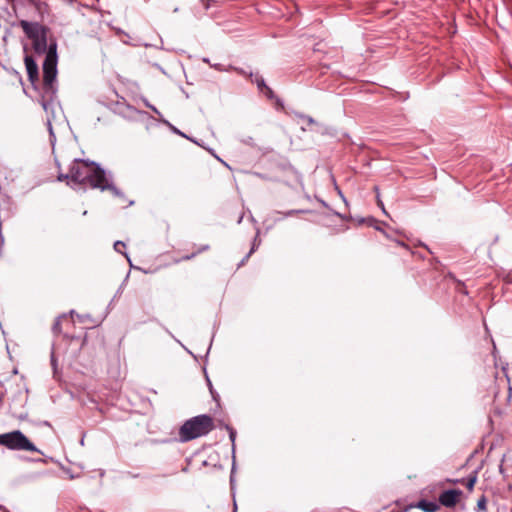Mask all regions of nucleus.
<instances>
[{"mask_svg":"<svg viewBox=\"0 0 512 512\" xmlns=\"http://www.w3.org/2000/svg\"><path fill=\"white\" fill-rule=\"evenodd\" d=\"M104 176L105 169L99 163L89 159L76 158L70 165L71 182L78 191L85 192L87 183L93 189V185Z\"/></svg>","mask_w":512,"mask_h":512,"instance_id":"nucleus-1","label":"nucleus"},{"mask_svg":"<svg viewBox=\"0 0 512 512\" xmlns=\"http://www.w3.org/2000/svg\"><path fill=\"white\" fill-rule=\"evenodd\" d=\"M215 428L214 420L209 414H200L187 419L179 427L178 439L180 443H186L194 439L206 436Z\"/></svg>","mask_w":512,"mask_h":512,"instance_id":"nucleus-2","label":"nucleus"},{"mask_svg":"<svg viewBox=\"0 0 512 512\" xmlns=\"http://www.w3.org/2000/svg\"><path fill=\"white\" fill-rule=\"evenodd\" d=\"M45 59L42 64L43 72V90L46 94L51 96L56 94L55 82L57 78V64H58V53H57V42L55 39L48 41L47 51L44 53Z\"/></svg>","mask_w":512,"mask_h":512,"instance_id":"nucleus-3","label":"nucleus"},{"mask_svg":"<svg viewBox=\"0 0 512 512\" xmlns=\"http://www.w3.org/2000/svg\"><path fill=\"white\" fill-rule=\"evenodd\" d=\"M20 26L25 35L32 41V48L37 55L47 51L49 28L39 22L21 20Z\"/></svg>","mask_w":512,"mask_h":512,"instance_id":"nucleus-4","label":"nucleus"},{"mask_svg":"<svg viewBox=\"0 0 512 512\" xmlns=\"http://www.w3.org/2000/svg\"><path fill=\"white\" fill-rule=\"evenodd\" d=\"M0 445L9 450L30 451L43 454V452L20 430L0 434Z\"/></svg>","mask_w":512,"mask_h":512,"instance_id":"nucleus-5","label":"nucleus"},{"mask_svg":"<svg viewBox=\"0 0 512 512\" xmlns=\"http://www.w3.org/2000/svg\"><path fill=\"white\" fill-rule=\"evenodd\" d=\"M113 179V173L111 171L105 170L104 178H101L99 182H96L93 185V189H99L101 191L108 190L113 194V196L125 200L124 192L114 185Z\"/></svg>","mask_w":512,"mask_h":512,"instance_id":"nucleus-6","label":"nucleus"},{"mask_svg":"<svg viewBox=\"0 0 512 512\" xmlns=\"http://www.w3.org/2000/svg\"><path fill=\"white\" fill-rule=\"evenodd\" d=\"M463 492L460 489H447L440 493L439 504L446 508H453L459 502Z\"/></svg>","mask_w":512,"mask_h":512,"instance_id":"nucleus-7","label":"nucleus"},{"mask_svg":"<svg viewBox=\"0 0 512 512\" xmlns=\"http://www.w3.org/2000/svg\"><path fill=\"white\" fill-rule=\"evenodd\" d=\"M25 68L28 76V80L32 86L36 88L39 79V68L36 60L31 55H25L24 57Z\"/></svg>","mask_w":512,"mask_h":512,"instance_id":"nucleus-8","label":"nucleus"},{"mask_svg":"<svg viewBox=\"0 0 512 512\" xmlns=\"http://www.w3.org/2000/svg\"><path fill=\"white\" fill-rule=\"evenodd\" d=\"M416 507L422 510L423 512H436L439 510L440 504L439 502L437 503L436 501L420 499L417 502Z\"/></svg>","mask_w":512,"mask_h":512,"instance_id":"nucleus-9","label":"nucleus"},{"mask_svg":"<svg viewBox=\"0 0 512 512\" xmlns=\"http://www.w3.org/2000/svg\"><path fill=\"white\" fill-rule=\"evenodd\" d=\"M478 471L475 470L473 471V473H471L466 479H456V480H452V479H447L448 482H452V483H465V486L466 488L469 490V491H472L474 489V486L477 482V478H478Z\"/></svg>","mask_w":512,"mask_h":512,"instance_id":"nucleus-10","label":"nucleus"},{"mask_svg":"<svg viewBox=\"0 0 512 512\" xmlns=\"http://www.w3.org/2000/svg\"><path fill=\"white\" fill-rule=\"evenodd\" d=\"M315 132L321 134V135H328L331 137L336 136V129L332 126H328L325 124L318 123L316 125V128L314 129Z\"/></svg>","mask_w":512,"mask_h":512,"instance_id":"nucleus-11","label":"nucleus"},{"mask_svg":"<svg viewBox=\"0 0 512 512\" xmlns=\"http://www.w3.org/2000/svg\"><path fill=\"white\" fill-rule=\"evenodd\" d=\"M260 93L264 94L266 96V98L269 99V100H275V103H276L277 106H279V107H283L284 106L283 101L279 97H277L275 95L274 91L269 86H267Z\"/></svg>","mask_w":512,"mask_h":512,"instance_id":"nucleus-12","label":"nucleus"},{"mask_svg":"<svg viewBox=\"0 0 512 512\" xmlns=\"http://www.w3.org/2000/svg\"><path fill=\"white\" fill-rule=\"evenodd\" d=\"M27 399H28L27 392L23 393L22 391L19 390L12 400L10 409L11 410L14 409V405L16 404V402H19L20 406L23 408L25 406V404L27 403Z\"/></svg>","mask_w":512,"mask_h":512,"instance_id":"nucleus-13","label":"nucleus"},{"mask_svg":"<svg viewBox=\"0 0 512 512\" xmlns=\"http://www.w3.org/2000/svg\"><path fill=\"white\" fill-rule=\"evenodd\" d=\"M32 6L36 9L39 15L43 18L44 14L48 12L49 5L45 1L35 0Z\"/></svg>","mask_w":512,"mask_h":512,"instance_id":"nucleus-14","label":"nucleus"},{"mask_svg":"<svg viewBox=\"0 0 512 512\" xmlns=\"http://www.w3.org/2000/svg\"><path fill=\"white\" fill-rule=\"evenodd\" d=\"M152 321H155V322H157L158 324H160V325H161V327L164 329V331H165L169 336H171V337H172V338H173V339H174L178 344H180V345H181V347H183V349H184L188 354H190V355H191L193 358H195V359L197 358V357H196V355H195L192 351H190V350H189V349H188V348H187V347H186V346H185V345H184V344H183L179 339H177V338L172 334V332H171L167 327H165L164 325H162V324H161L157 319H153Z\"/></svg>","mask_w":512,"mask_h":512,"instance_id":"nucleus-15","label":"nucleus"},{"mask_svg":"<svg viewBox=\"0 0 512 512\" xmlns=\"http://www.w3.org/2000/svg\"><path fill=\"white\" fill-rule=\"evenodd\" d=\"M224 425V429L228 432L229 434V439L231 441V444H232V453L234 454L235 453V441H236V437H237V432L236 430L229 424H223Z\"/></svg>","mask_w":512,"mask_h":512,"instance_id":"nucleus-16","label":"nucleus"},{"mask_svg":"<svg viewBox=\"0 0 512 512\" xmlns=\"http://www.w3.org/2000/svg\"><path fill=\"white\" fill-rule=\"evenodd\" d=\"M159 121L161 123H163L164 125L168 126L169 129L176 135H179L183 138H188V135H186L184 132H182L181 130H179L177 127H175L174 125H172L168 120L164 119V118H161L159 119Z\"/></svg>","mask_w":512,"mask_h":512,"instance_id":"nucleus-17","label":"nucleus"},{"mask_svg":"<svg viewBox=\"0 0 512 512\" xmlns=\"http://www.w3.org/2000/svg\"><path fill=\"white\" fill-rule=\"evenodd\" d=\"M251 80L256 84L259 92L263 91L268 86L265 82V79L258 73H256Z\"/></svg>","mask_w":512,"mask_h":512,"instance_id":"nucleus-18","label":"nucleus"},{"mask_svg":"<svg viewBox=\"0 0 512 512\" xmlns=\"http://www.w3.org/2000/svg\"><path fill=\"white\" fill-rule=\"evenodd\" d=\"M308 212H309V210H304V209H291V210H288L286 212L275 211L276 214L282 215V218H284V217H291V216H294V215L308 213Z\"/></svg>","mask_w":512,"mask_h":512,"instance_id":"nucleus-19","label":"nucleus"},{"mask_svg":"<svg viewBox=\"0 0 512 512\" xmlns=\"http://www.w3.org/2000/svg\"><path fill=\"white\" fill-rule=\"evenodd\" d=\"M259 235H260V229L256 228V234L252 240L251 248L249 250L250 254H253L259 248V246L261 244V239H260Z\"/></svg>","mask_w":512,"mask_h":512,"instance_id":"nucleus-20","label":"nucleus"},{"mask_svg":"<svg viewBox=\"0 0 512 512\" xmlns=\"http://www.w3.org/2000/svg\"><path fill=\"white\" fill-rule=\"evenodd\" d=\"M57 180L62 182V181H66V184L71 187L72 189L76 190V187L74 186L73 182H71V177H70V171L68 173H59L57 175Z\"/></svg>","mask_w":512,"mask_h":512,"instance_id":"nucleus-21","label":"nucleus"},{"mask_svg":"<svg viewBox=\"0 0 512 512\" xmlns=\"http://www.w3.org/2000/svg\"><path fill=\"white\" fill-rule=\"evenodd\" d=\"M204 372H206V368H204ZM205 374H207V373H205ZM206 381H207V385H208V387H209V391H210V393H211V396H212L213 400H214V401H216V402H219V400H220V396H219V394L214 390L213 385H212V382H211V380L209 379L208 375H206Z\"/></svg>","mask_w":512,"mask_h":512,"instance_id":"nucleus-22","label":"nucleus"},{"mask_svg":"<svg viewBox=\"0 0 512 512\" xmlns=\"http://www.w3.org/2000/svg\"><path fill=\"white\" fill-rule=\"evenodd\" d=\"M50 363H51V367L53 370V376H54V378H56L58 375V362H57V358L55 356L54 350L51 351Z\"/></svg>","mask_w":512,"mask_h":512,"instance_id":"nucleus-23","label":"nucleus"},{"mask_svg":"<svg viewBox=\"0 0 512 512\" xmlns=\"http://www.w3.org/2000/svg\"><path fill=\"white\" fill-rule=\"evenodd\" d=\"M229 69L236 71L238 74H240L242 76L249 77L250 79H252L255 75L253 72H251V71L248 72L245 69L240 68V67H233L230 65Z\"/></svg>","mask_w":512,"mask_h":512,"instance_id":"nucleus-24","label":"nucleus"},{"mask_svg":"<svg viewBox=\"0 0 512 512\" xmlns=\"http://www.w3.org/2000/svg\"><path fill=\"white\" fill-rule=\"evenodd\" d=\"M295 115L298 118L305 120L308 123V125H314L315 127H316V125H318V122L313 117H311L309 115H306L303 113H296Z\"/></svg>","mask_w":512,"mask_h":512,"instance_id":"nucleus-25","label":"nucleus"},{"mask_svg":"<svg viewBox=\"0 0 512 512\" xmlns=\"http://www.w3.org/2000/svg\"><path fill=\"white\" fill-rule=\"evenodd\" d=\"M486 506H487V498L485 495H482L477 501L476 510L477 511H485Z\"/></svg>","mask_w":512,"mask_h":512,"instance_id":"nucleus-26","label":"nucleus"},{"mask_svg":"<svg viewBox=\"0 0 512 512\" xmlns=\"http://www.w3.org/2000/svg\"><path fill=\"white\" fill-rule=\"evenodd\" d=\"M62 317H63V316H58V317L55 319V322H54V324H53V326H52V332H53L54 334H60V333H61V322H60V320H61V318H62Z\"/></svg>","mask_w":512,"mask_h":512,"instance_id":"nucleus-27","label":"nucleus"},{"mask_svg":"<svg viewBox=\"0 0 512 512\" xmlns=\"http://www.w3.org/2000/svg\"><path fill=\"white\" fill-rule=\"evenodd\" d=\"M374 191L376 192L377 194V205L381 208L382 212L386 215V216H389V214L387 213L385 207H384V203L383 201L380 199V196H379V189L377 186L374 187Z\"/></svg>","mask_w":512,"mask_h":512,"instance_id":"nucleus-28","label":"nucleus"},{"mask_svg":"<svg viewBox=\"0 0 512 512\" xmlns=\"http://www.w3.org/2000/svg\"><path fill=\"white\" fill-rule=\"evenodd\" d=\"M143 102L145 106L151 109L154 113H156L160 117V119L163 118L160 111L154 105H152L147 99H143Z\"/></svg>","mask_w":512,"mask_h":512,"instance_id":"nucleus-29","label":"nucleus"},{"mask_svg":"<svg viewBox=\"0 0 512 512\" xmlns=\"http://www.w3.org/2000/svg\"><path fill=\"white\" fill-rule=\"evenodd\" d=\"M210 67H212L215 70L220 71V72L230 70L229 67L226 68L224 65H222L220 63L210 64Z\"/></svg>","mask_w":512,"mask_h":512,"instance_id":"nucleus-30","label":"nucleus"},{"mask_svg":"<svg viewBox=\"0 0 512 512\" xmlns=\"http://www.w3.org/2000/svg\"><path fill=\"white\" fill-rule=\"evenodd\" d=\"M377 223H378V221L374 217H372V216L365 217L366 225L374 227L375 224H377Z\"/></svg>","mask_w":512,"mask_h":512,"instance_id":"nucleus-31","label":"nucleus"},{"mask_svg":"<svg viewBox=\"0 0 512 512\" xmlns=\"http://www.w3.org/2000/svg\"><path fill=\"white\" fill-rule=\"evenodd\" d=\"M125 246H126L125 243L120 240L116 241L113 245L114 250L119 253H122V251L120 250V247L125 248Z\"/></svg>","mask_w":512,"mask_h":512,"instance_id":"nucleus-32","label":"nucleus"},{"mask_svg":"<svg viewBox=\"0 0 512 512\" xmlns=\"http://www.w3.org/2000/svg\"><path fill=\"white\" fill-rule=\"evenodd\" d=\"M47 125H48V130H49V135H50V141H51V143H53L55 141V134L53 132L52 124L49 119L47 121Z\"/></svg>","mask_w":512,"mask_h":512,"instance_id":"nucleus-33","label":"nucleus"},{"mask_svg":"<svg viewBox=\"0 0 512 512\" xmlns=\"http://www.w3.org/2000/svg\"><path fill=\"white\" fill-rule=\"evenodd\" d=\"M241 142L246 144V145H249V146H254L255 145L254 139L251 136H246V137L242 138Z\"/></svg>","mask_w":512,"mask_h":512,"instance_id":"nucleus-34","label":"nucleus"},{"mask_svg":"<svg viewBox=\"0 0 512 512\" xmlns=\"http://www.w3.org/2000/svg\"><path fill=\"white\" fill-rule=\"evenodd\" d=\"M234 470H235V461H233L232 469H231V475H230L231 490L234 489V483H235Z\"/></svg>","mask_w":512,"mask_h":512,"instance_id":"nucleus-35","label":"nucleus"},{"mask_svg":"<svg viewBox=\"0 0 512 512\" xmlns=\"http://www.w3.org/2000/svg\"><path fill=\"white\" fill-rule=\"evenodd\" d=\"M77 317L79 319L80 322L84 323L86 322L87 320H90L91 319V316L89 314H77Z\"/></svg>","mask_w":512,"mask_h":512,"instance_id":"nucleus-36","label":"nucleus"},{"mask_svg":"<svg viewBox=\"0 0 512 512\" xmlns=\"http://www.w3.org/2000/svg\"><path fill=\"white\" fill-rule=\"evenodd\" d=\"M14 416L20 420H24L28 417V413L26 411H21L20 413H14Z\"/></svg>","mask_w":512,"mask_h":512,"instance_id":"nucleus-37","label":"nucleus"},{"mask_svg":"<svg viewBox=\"0 0 512 512\" xmlns=\"http://www.w3.org/2000/svg\"><path fill=\"white\" fill-rule=\"evenodd\" d=\"M197 254H198V252H193V253H191V254L184 255V256H182L181 260H182V261H188V260H191V259H193Z\"/></svg>","mask_w":512,"mask_h":512,"instance_id":"nucleus-38","label":"nucleus"},{"mask_svg":"<svg viewBox=\"0 0 512 512\" xmlns=\"http://www.w3.org/2000/svg\"><path fill=\"white\" fill-rule=\"evenodd\" d=\"M252 254H250V252H248L243 258L242 260L239 262L238 264V268L243 266L247 261L248 259L251 257Z\"/></svg>","mask_w":512,"mask_h":512,"instance_id":"nucleus-39","label":"nucleus"},{"mask_svg":"<svg viewBox=\"0 0 512 512\" xmlns=\"http://www.w3.org/2000/svg\"><path fill=\"white\" fill-rule=\"evenodd\" d=\"M126 107H127V109H128V110H130L131 112L146 114V112H144V111H139V110H137L136 108H134V107H133V106H131V105H127Z\"/></svg>","mask_w":512,"mask_h":512,"instance_id":"nucleus-40","label":"nucleus"},{"mask_svg":"<svg viewBox=\"0 0 512 512\" xmlns=\"http://www.w3.org/2000/svg\"><path fill=\"white\" fill-rule=\"evenodd\" d=\"M199 1L202 3V5L204 6V8L206 10H208L210 8V3L208 0H199Z\"/></svg>","mask_w":512,"mask_h":512,"instance_id":"nucleus-41","label":"nucleus"},{"mask_svg":"<svg viewBox=\"0 0 512 512\" xmlns=\"http://www.w3.org/2000/svg\"><path fill=\"white\" fill-rule=\"evenodd\" d=\"M209 249V245H202L196 252L201 253Z\"/></svg>","mask_w":512,"mask_h":512,"instance_id":"nucleus-42","label":"nucleus"},{"mask_svg":"<svg viewBox=\"0 0 512 512\" xmlns=\"http://www.w3.org/2000/svg\"><path fill=\"white\" fill-rule=\"evenodd\" d=\"M374 228L377 230V231H380L382 232L386 237H389L388 234L377 224H375Z\"/></svg>","mask_w":512,"mask_h":512,"instance_id":"nucleus-43","label":"nucleus"},{"mask_svg":"<svg viewBox=\"0 0 512 512\" xmlns=\"http://www.w3.org/2000/svg\"><path fill=\"white\" fill-rule=\"evenodd\" d=\"M41 104H42L43 109H44L45 111H48V107L50 106V103H49V102H47V101H45V100H43V101L41 102Z\"/></svg>","mask_w":512,"mask_h":512,"instance_id":"nucleus-44","label":"nucleus"},{"mask_svg":"<svg viewBox=\"0 0 512 512\" xmlns=\"http://www.w3.org/2000/svg\"><path fill=\"white\" fill-rule=\"evenodd\" d=\"M355 220L357 221V223L359 225L365 224V217H358V218H355Z\"/></svg>","mask_w":512,"mask_h":512,"instance_id":"nucleus-45","label":"nucleus"},{"mask_svg":"<svg viewBox=\"0 0 512 512\" xmlns=\"http://www.w3.org/2000/svg\"><path fill=\"white\" fill-rule=\"evenodd\" d=\"M226 424L223 420H217V427L220 429H224V425Z\"/></svg>","mask_w":512,"mask_h":512,"instance_id":"nucleus-46","label":"nucleus"},{"mask_svg":"<svg viewBox=\"0 0 512 512\" xmlns=\"http://www.w3.org/2000/svg\"><path fill=\"white\" fill-rule=\"evenodd\" d=\"M212 338H214V335L212 336ZM212 342H213V339H211L210 345H209V347H208V349H207V352H206V354H205V359H206V360H207V358H208V355H209V352H210V349H211V346H212Z\"/></svg>","mask_w":512,"mask_h":512,"instance_id":"nucleus-47","label":"nucleus"},{"mask_svg":"<svg viewBox=\"0 0 512 512\" xmlns=\"http://www.w3.org/2000/svg\"><path fill=\"white\" fill-rule=\"evenodd\" d=\"M216 159H218L219 161L223 162L214 152V150L212 148H208L207 149Z\"/></svg>","mask_w":512,"mask_h":512,"instance_id":"nucleus-48","label":"nucleus"},{"mask_svg":"<svg viewBox=\"0 0 512 512\" xmlns=\"http://www.w3.org/2000/svg\"><path fill=\"white\" fill-rule=\"evenodd\" d=\"M33 461L36 463H46L47 462V460L42 459V458H37V459H34Z\"/></svg>","mask_w":512,"mask_h":512,"instance_id":"nucleus-49","label":"nucleus"},{"mask_svg":"<svg viewBox=\"0 0 512 512\" xmlns=\"http://www.w3.org/2000/svg\"><path fill=\"white\" fill-rule=\"evenodd\" d=\"M319 202L321 203L322 206L326 207V208H329V205L327 204L326 201L324 200H319Z\"/></svg>","mask_w":512,"mask_h":512,"instance_id":"nucleus-50","label":"nucleus"},{"mask_svg":"<svg viewBox=\"0 0 512 512\" xmlns=\"http://www.w3.org/2000/svg\"><path fill=\"white\" fill-rule=\"evenodd\" d=\"M202 61H203L204 63L209 64V65H210V64H212V63L210 62V59H209V58H207V57H204V58L202 59Z\"/></svg>","mask_w":512,"mask_h":512,"instance_id":"nucleus-51","label":"nucleus"},{"mask_svg":"<svg viewBox=\"0 0 512 512\" xmlns=\"http://www.w3.org/2000/svg\"><path fill=\"white\" fill-rule=\"evenodd\" d=\"M125 255V257L127 258V261L129 262L130 266L131 267H134L131 263V259L129 258L128 254L127 253H123Z\"/></svg>","mask_w":512,"mask_h":512,"instance_id":"nucleus-52","label":"nucleus"},{"mask_svg":"<svg viewBox=\"0 0 512 512\" xmlns=\"http://www.w3.org/2000/svg\"><path fill=\"white\" fill-rule=\"evenodd\" d=\"M0 509L3 511V512H10L5 506L3 505H0Z\"/></svg>","mask_w":512,"mask_h":512,"instance_id":"nucleus-53","label":"nucleus"},{"mask_svg":"<svg viewBox=\"0 0 512 512\" xmlns=\"http://www.w3.org/2000/svg\"><path fill=\"white\" fill-rule=\"evenodd\" d=\"M243 217H244V215H243V214H241V215L239 216V218H238V220H237V223H238V224H240V223L242 222Z\"/></svg>","mask_w":512,"mask_h":512,"instance_id":"nucleus-54","label":"nucleus"},{"mask_svg":"<svg viewBox=\"0 0 512 512\" xmlns=\"http://www.w3.org/2000/svg\"><path fill=\"white\" fill-rule=\"evenodd\" d=\"M187 139H188V140H190V141H191V142H193V143H197V139H195V138H193V137L188 136V138H187Z\"/></svg>","mask_w":512,"mask_h":512,"instance_id":"nucleus-55","label":"nucleus"},{"mask_svg":"<svg viewBox=\"0 0 512 512\" xmlns=\"http://www.w3.org/2000/svg\"><path fill=\"white\" fill-rule=\"evenodd\" d=\"M334 214L337 215L338 217L342 218V219H345V216L342 215L341 213L335 212Z\"/></svg>","mask_w":512,"mask_h":512,"instance_id":"nucleus-56","label":"nucleus"},{"mask_svg":"<svg viewBox=\"0 0 512 512\" xmlns=\"http://www.w3.org/2000/svg\"><path fill=\"white\" fill-rule=\"evenodd\" d=\"M339 195L342 197L343 201H344V202H345V204L347 205V201H346V199H345V197L343 196V194H342V192H341V191H339Z\"/></svg>","mask_w":512,"mask_h":512,"instance_id":"nucleus-57","label":"nucleus"},{"mask_svg":"<svg viewBox=\"0 0 512 512\" xmlns=\"http://www.w3.org/2000/svg\"><path fill=\"white\" fill-rule=\"evenodd\" d=\"M233 512H237V505H236V501L234 500V509H233Z\"/></svg>","mask_w":512,"mask_h":512,"instance_id":"nucleus-58","label":"nucleus"},{"mask_svg":"<svg viewBox=\"0 0 512 512\" xmlns=\"http://www.w3.org/2000/svg\"><path fill=\"white\" fill-rule=\"evenodd\" d=\"M250 220H251L253 223H256V220H255V218H254L252 215H250Z\"/></svg>","mask_w":512,"mask_h":512,"instance_id":"nucleus-59","label":"nucleus"},{"mask_svg":"<svg viewBox=\"0 0 512 512\" xmlns=\"http://www.w3.org/2000/svg\"><path fill=\"white\" fill-rule=\"evenodd\" d=\"M133 204H134V201H133V200H130V201L128 202V206H132Z\"/></svg>","mask_w":512,"mask_h":512,"instance_id":"nucleus-60","label":"nucleus"},{"mask_svg":"<svg viewBox=\"0 0 512 512\" xmlns=\"http://www.w3.org/2000/svg\"><path fill=\"white\" fill-rule=\"evenodd\" d=\"M80 444L83 446L84 445V437L81 438L80 440Z\"/></svg>","mask_w":512,"mask_h":512,"instance_id":"nucleus-61","label":"nucleus"},{"mask_svg":"<svg viewBox=\"0 0 512 512\" xmlns=\"http://www.w3.org/2000/svg\"><path fill=\"white\" fill-rule=\"evenodd\" d=\"M196 144H197L198 146L204 147V146H203V144H202L201 142H199L198 140H197V143H196Z\"/></svg>","mask_w":512,"mask_h":512,"instance_id":"nucleus-62","label":"nucleus"},{"mask_svg":"<svg viewBox=\"0 0 512 512\" xmlns=\"http://www.w3.org/2000/svg\"><path fill=\"white\" fill-rule=\"evenodd\" d=\"M512 277V270L510 271V273L508 274L507 278H511Z\"/></svg>","mask_w":512,"mask_h":512,"instance_id":"nucleus-63","label":"nucleus"},{"mask_svg":"<svg viewBox=\"0 0 512 512\" xmlns=\"http://www.w3.org/2000/svg\"><path fill=\"white\" fill-rule=\"evenodd\" d=\"M35 0H27V2L32 5V3H34Z\"/></svg>","mask_w":512,"mask_h":512,"instance_id":"nucleus-64","label":"nucleus"}]
</instances>
